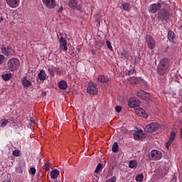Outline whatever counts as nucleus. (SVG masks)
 <instances>
[{
    "label": "nucleus",
    "instance_id": "nucleus-30",
    "mask_svg": "<svg viewBox=\"0 0 182 182\" xmlns=\"http://www.w3.org/2000/svg\"><path fill=\"white\" fill-rule=\"evenodd\" d=\"M143 178H144V176H143V173H141V174L137 175L136 176V181L142 182L143 181Z\"/></svg>",
    "mask_w": 182,
    "mask_h": 182
},
{
    "label": "nucleus",
    "instance_id": "nucleus-10",
    "mask_svg": "<svg viewBox=\"0 0 182 182\" xmlns=\"http://www.w3.org/2000/svg\"><path fill=\"white\" fill-rule=\"evenodd\" d=\"M160 9H161V3L154 4L149 6V12H151V14H156V12L160 11Z\"/></svg>",
    "mask_w": 182,
    "mask_h": 182
},
{
    "label": "nucleus",
    "instance_id": "nucleus-34",
    "mask_svg": "<svg viewBox=\"0 0 182 182\" xmlns=\"http://www.w3.org/2000/svg\"><path fill=\"white\" fill-rule=\"evenodd\" d=\"M106 43H107V46L108 49H109V50H113V47L112 46V43H110V41H107Z\"/></svg>",
    "mask_w": 182,
    "mask_h": 182
},
{
    "label": "nucleus",
    "instance_id": "nucleus-41",
    "mask_svg": "<svg viewBox=\"0 0 182 182\" xmlns=\"http://www.w3.org/2000/svg\"><path fill=\"white\" fill-rule=\"evenodd\" d=\"M135 62H136V63H139V62H140V58H139V57H136V58H135Z\"/></svg>",
    "mask_w": 182,
    "mask_h": 182
},
{
    "label": "nucleus",
    "instance_id": "nucleus-44",
    "mask_svg": "<svg viewBox=\"0 0 182 182\" xmlns=\"http://www.w3.org/2000/svg\"><path fill=\"white\" fill-rule=\"evenodd\" d=\"M134 72V70H129V75H131V74L133 73Z\"/></svg>",
    "mask_w": 182,
    "mask_h": 182
},
{
    "label": "nucleus",
    "instance_id": "nucleus-6",
    "mask_svg": "<svg viewBox=\"0 0 182 182\" xmlns=\"http://www.w3.org/2000/svg\"><path fill=\"white\" fill-rule=\"evenodd\" d=\"M146 43L149 49L153 50L154 48H156V41L153 39V37L151 36L147 35L146 36Z\"/></svg>",
    "mask_w": 182,
    "mask_h": 182
},
{
    "label": "nucleus",
    "instance_id": "nucleus-14",
    "mask_svg": "<svg viewBox=\"0 0 182 182\" xmlns=\"http://www.w3.org/2000/svg\"><path fill=\"white\" fill-rule=\"evenodd\" d=\"M135 113L138 116L142 115V117H144V119H147V117H149V115L147 114H146V111L143 108L136 109L135 110Z\"/></svg>",
    "mask_w": 182,
    "mask_h": 182
},
{
    "label": "nucleus",
    "instance_id": "nucleus-35",
    "mask_svg": "<svg viewBox=\"0 0 182 182\" xmlns=\"http://www.w3.org/2000/svg\"><path fill=\"white\" fill-rule=\"evenodd\" d=\"M4 60H5V56L2 54H0V65L4 63Z\"/></svg>",
    "mask_w": 182,
    "mask_h": 182
},
{
    "label": "nucleus",
    "instance_id": "nucleus-24",
    "mask_svg": "<svg viewBox=\"0 0 182 182\" xmlns=\"http://www.w3.org/2000/svg\"><path fill=\"white\" fill-rule=\"evenodd\" d=\"M69 6L70 8H73V9H77V1H76V0H70V4H69Z\"/></svg>",
    "mask_w": 182,
    "mask_h": 182
},
{
    "label": "nucleus",
    "instance_id": "nucleus-21",
    "mask_svg": "<svg viewBox=\"0 0 182 182\" xmlns=\"http://www.w3.org/2000/svg\"><path fill=\"white\" fill-rule=\"evenodd\" d=\"M21 82L24 87H31L32 86V83L26 79V77H23Z\"/></svg>",
    "mask_w": 182,
    "mask_h": 182
},
{
    "label": "nucleus",
    "instance_id": "nucleus-28",
    "mask_svg": "<svg viewBox=\"0 0 182 182\" xmlns=\"http://www.w3.org/2000/svg\"><path fill=\"white\" fill-rule=\"evenodd\" d=\"M122 56L123 58H125V59H129L130 58V53H129V51H123L122 53H121Z\"/></svg>",
    "mask_w": 182,
    "mask_h": 182
},
{
    "label": "nucleus",
    "instance_id": "nucleus-13",
    "mask_svg": "<svg viewBox=\"0 0 182 182\" xmlns=\"http://www.w3.org/2000/svg\"><path fill=\"white\" fill-rule=\"evenodd\" d=\"M128 105L129 106V107H137L139 106L140 102L139 101V100H137L136 98H130L129 100V102Z\"/></svg>",
    "mask_w": 182,
    "mask_h": 182
},
{
    "label": "nucleus",
    "instance_id": "nucleus-46",
    "mask_svg": "<svg viewBox=\"0 0 182 182\" xmlns=\"http://www.w3.org/2000/svg\"><path fill=\"white\" fill-rule=\"evenodd\" d=\"M48 71L50 72V73H51L52 70H50V68H48Z\"/></svg>",
    "mask_w": 182,
    "mask_h": 182
},
{
    "label": "nucleus",
    "instance_id": "nucleus-1",
    "mask_svg": "<svg viewBox=\"0 0 182 182\" xmlns=\"http://www.w3.org/2000/svg\"><path fill=\"white\" fill-rule=\"evenodd\" d=\"M170 68V60L164 58L161 60L157 67V73L160 76H164L168 72Z\"/></svg>",
    "mask_w": 182,
    "mask_h": 182
},
{
    "label": "nucleus",
    "instance_id": "nucleus-29",
    "mask_svg": "<svg viewBox=\"0 0 182 182\" xmlns=\"http://www.w3.org/2000/svg\"><path fill=\"white\" fill-rule=\"evenodd\" d=\"M122 8L124 11H130L131 7H130V4L129 3H124L122 4Z\"/></svg>",
    "mask_w": 182,
    "mask_h": 182
},
{
    "label": "nucleus",
    "instance_id": "nucleus-38",
    "mask_svg": "<svg viewBox=\"0 0 182 182\" xmlns=\"http://www.w3.org/2000/svg\"><path fill=\"white\" fill-rule=\"evenodd\" d=\"M31 174L35 175L36 173V169L34 167L30 168Z\"/></svg>",
    "mask_w": 182,
    "mask_h": 182
},
{
    "label": "nucleus",
    "instance_id": "nucleus-42",
    "mask_svg": "<svg viewBox=\"0 0 182 182\" xmlns=\"http://www.w3.org/2000/svg\"><path fill=\"white\" fill-rule=\"evenodd\" d=\"M63 11V6H61L58 10H57V12H62Z\"/></svg>",
    "mask_w": 182,
    "mask_h": 182
},
{
    "label": "nucleus",
    "instance_id": "nucleus-37",
    "mask_svg": "<svg viewBox=\"0 0 182 182\" xmlns=\"http://www.w3.org/2000/svg\"><path fill=\"white\" fill-rule=\"evenodd\" d=\"M117 178L116 176H113L111 178L106 181V182H116Z\"/></svg>",
    "mask_w": 182,
    "mask_h": 182
},
{
    "label": "nucleus",
    "instance_id": "nucleus-27",
    "mask_svg": "<svg viewBox=\"0 0 182 182\" xmlns=\"http://www.w3.org/2000/svg\"><path fill=\"white\" fill-rule=\"evenodd\" d=\"M112 151L113 153H117L119 151V144L117 142H114L112 145Z\"/></svg>",
    "mask_w": 182,
    "mask_h": 182
},
{
    "label": "nucleus",
    "instance_id": "nucleus-4",
    "mask_svg": "<svg viewBox=\"0 0 182 182\" xmlns=\"http://www.w3.org/2000/svg\"><path fill=\"white\" fill-rule=\"evenodd\" d=\"M170 18V13L167 9H162L158 13V19L159 21H167Z\"/></svg>",
    "mask_w": 182,
    "mask_h": 182
},
{
    "label": "nucleus",
    "instance_id": "nucleus-47",
    "mask_svg": "<svg viewBox=\"0 0 182 182\" xmlns=\"http://www.w3.org/2000/svg\"><path fill=\"white\" fill-rule=\"evenodd\" d=\"M32 123H35V120H31Z\"/></svg>",
    "mask_w": 182,
    "mask_h": 182
},
{
    "label": "nucleus",
    "instance_id": "nucleus-20",
    "mask_svg": "<svg viewBox=\"0 0 182 182\" xmlns=\"http://www.w3.org/2000/svg\"><path fill=\"white\" fill-rule=\"evenodd\" d=\"M38 79H40V80H46V79H48V76L46 75V73H45V70H41L40 71V73L38 75Z\"/></svg>",
    "mask_w": 182,
    "mask_h": 182
},
{
    "label": "nucleus",
    "instance_id": "nucleus-26",
    "mask_svg": "<svg viewBox=\"0 0 182 182\" xmlns=\"http://www.w3.org/2000/svg\"><path fill=\"white\" fill-rule=\"evenodd\" d=\"M129 167L130 168H137V161L136 160H132L129 161Z\"/></svg>",
    "mask_w": 182,
    "mask_h": 182
},
{
    "label": "nucleus",
    "instance_id": "nucleus-2",
    "mask_svg": "<svg viewBox=\"0 0 182 182\" xmlns=\"http://www.w3.org/2000/svg\"><path fill=\"white\" fill-rule=\"evenodd\" d=\"M19 60L16 58H11L7 63V68L11 72H15L19 69Z\"/></svg>",
    "mask_w": 182,
    "mask_h": 182
},
{
    "label": "nucleus",
    "instance_id": "nucleus-36",
    "mask_svg": "<svg viewBox=\"0 0 182 182\" xmlns=\"http://www.w3.org/2000/svg\"><path fill=\"white\" fill-rule=\"evenodd\" d=\"M115 110L117 113H120L122 112V107L121 106H119V105H117L115 107Z\"/></svg>",
    "mask_w": 182,
    "mask_h": 182
},
{
    "label": "nucleus",
    "instance_id": "nucleus-3",
    "mask_svg": "<svg viewBox=\"0 0 182 182\" xmlns=\"http://www.w3.org/2000/svg\"><path fill=\"white\" fill-rule=\"evenodd\" d=\"M160 127V124L157 122H152L145 127V132L147 133H153L154 132H157Z\"/></svg>",
    "mask_w": 182,
    "mask_h": 182
},
{
    "label": "nucleus",
    "instance_id": "nucleus-45",
    "mask_svg": "<svg viewBox=\"0 0 182 182\" xmlns=\"http://www.w3.org/2000/svg\"><path fill=\"white\" fill-rule=\"evenodd\" d=\"M4 21V17H0V23Z\"/></svg>",
    "mask_w": 182,
    "mask_h": 182
},
{
    "label": "nucleus",
    "instance_id": "nucleus-12",
    "mask_svg": "<svg viewBox=\"0 0 182 182\" xmlns=\"http://www.w3.org/2000/svg\"><path fill=\"white\" fill-rule=\"evenodd\" d=\"M60 49L63 50V52H66L68 50V42L63 37L60 38Z\"/></svg>",
    "mask_w": 182,
    "mask_h": 182
},
{
    "label": "nucleus",
    "instance_id": "nucleus-22",
    "mask_svg": "<svg viewBox=\"0 0 182 182\" xmlns=\"http://www.w3.org/2000/svg\"><path fill=\"white\" fill-rule=\"evenodd\" d=\"M98 82L100 83H107V82H109V78L105 75H100L98 77Z\"/></svg>",
    "mask_w": 182,
    "mask_h": 182
},
{
    "label": "nucleus",
    "instance_id": "nucleus-9",
    "mask_svg": "<svg viewBox=\"0 0 182 182\" xmlns=\"http://www.w3.org/2000/svg\"><path fill=\"white\" fill-rule=\"evenodd\" d=\"M163 157V155L160 151L152 150L150 154V160H160Z\"/></svg>",
    "mask_w": 182,
    "mask_h": 182
},
{
    "label": "nucleus",
    "instance_id": "nucleus-39",
    "mask_svg": "<svg viewBox=\"0 0 182 182\" xmlns=\"http://www.w3.org/2000/svg\"><path fill=\"white\" fill-rule=\"evenodd\" d=\"M44 168L46 170V171H49V170H50V166H49L48 164H45Z\"/></svg>",
    "mask_w": 182,
    "mask_h": 182
},
{
    "label": "nucleus",
    "instance_id": "nucleus-7",
    "mask_svg": "<svg viewBox=\"0 0 182 182\" xmlns=\"http://www.w3.org/2000/svg\"><path fill=\"white\" fill-rule=\"evenodd\" d=\"M1 53L6 56H11L14 53V51L12 49L11 46H3L2 47H1Z\"/></svg>",
    "mask_w": 182,
    "mask_h": 182
},
{
    "label": "nucleus",
    "instance_id": "nucleus-40",
    "mask_svg": "<svg viewBox=\"0 0 182 182\" xmlns=\"http://www.w3.org/2000/svg\"><path fill=\"white\" fill-rule=\"evenodd\" d=\"M132 80H134V83L135 85H139V81L137 80V78L136 77H132Z\"/></svg>",
    "mask_w": 182,
    "mask_h": 182
},
{
    "label": "nucleus",
    "instance_id": "nucleus-19",
    "mask_svg": "<svg viewBox=\"0 0 182 182\" xmlns=\"http://www.w3.org/2000/svg\"><path fill=\"white\" fill-rule=\"evenodd\" d=\"M58 87L61 90H66L68 89V83L65 80H61L58 82Z\"/></svg>",
    "mask_w": 182,
    "mask_h": 182
},
{
    "label": "nucleus",
    "instance_id": "nucleus-43",
    "mask_svg": "<svg viewBox=\"0 0 182 182\" xmlns=\"http://www.w3.org/2000/svg\"><path fill=\"white\" fill-rule=\"evenodd\" d=\"M136 133H140L141 134H143V130H141V129L138 130V132Z\"/></svg>",
    "mask_w": 182,
    "mask_h": 182
},
{
    "label": "nucleus",
    "instance_id": "nucleus-31",
    "mask_svg": "<svg viewBox=\"0 0 182 182\" xmlns=\"http://www.w3.org/2000/svg\"><path fill=\"white\" fill-rule=\"evenodd\" d=\"M9 123V121L8 119H1V127H5V126H6Z\"/></svg>",
    "mask_w": 182,
    "mask_h": 182
},
{
    "label": "nucleus",
    "instance_id": "nucleus-17",
    "mask_svg": "<svg viewBox=\"0 0 182 182\" xmlns=\"http://www.w3.org/2000/svg\"><path fill=\"white\" fill-rule=\"evenodd\" d=\"M168 39L170 42H176V33L171 30L168 32Z\"/></svg>",
    "mask_w": 182,
    "mask_h": 182
},
{
    "label": "nucleus",
    "instance_id": "nucleus-23",
    "mask_svg": "<svg viewBox=\"0 0 182 182\" xmlns=\"http://www.w3.org/2000/svg\"><path fill=\"white\" fill-rule=\"evenodd\" d=\"M50 176L51 178H53V179L58 178V176H59V171L58 169H54L51 171Z\"/></svg>",
    "mask_w": 182,
    "mask_h": 182
},
{
    "label": "nucleus",
    "instance_id": "nucleus-25",
    "mask_svg": "<svg viewBox=\"0 0 182 182\" xmlns=\"http://www.w3.org/2000/svg\"><path fill=\"white\" fill-rule=\"evenodd\" d=\"M1 77H2L3 80H5V82H8V80H11V78L12 77V74L6 73V74L1 75Z\"/></svg>",
    "mask_w": 182,
    "mask_h": 182
},
{
    "label": "nucleus",
    "instance_id": "nucleus-16",
    "mask_svg": "<svg viewBox=\"0 0 182 182\" xmlns=\"http://www.w3.org/2000/svg\"><path fill=\"white\" fill-rule=\"evenodd\" d=\"M176 139V132H172L171 133V135H170V138L168 141V142L166 143V149H168V147H170V146H171V143H173V141H174V139Z\"/></svg>",
    "mask_w": 182,
    "mask_h": 182
},
{
    "label": "nucleus",
    "instance_id": "nucleus-8",
    "mask_svg": "<svg viewBox=\"0 0 182 182\" xmlns=\"http://www.w3.org/2000/svg\"><path fill=\"white\" fill-rule=\"evenodd\" d=\"M136 95L139 99H141L142 100H146V102H149L150 100V94L148 92H146L144 90H141L136 92Z\"/></svg>",
    "mask_w": 182,
    "mask_h": 182
},
{
    "label": "nucleus",
    "instance_id": "nucleus-15",
    "mask_svg": "<svg viewBox=\"0 0 182 182\" xmlns=\"http://www.w3.org/2000/svg\"><path fill=\"white\" fill-rule=\"evenodd\" d=\"M6 2L11 8H16L19 5V0H6Z\"/></svg>",
    "mask_w": 182,
    "mask_h": 182
},
{
    "label": "nucleus",
    "instance_id": "nucleus-33",
    "mask_svg": "<svg viewBox=\"0 0 182 182\" xmlns=\"http://www.w3.org/2000/svg\"><path fill=\"white\" fill-rule=\"evenodd\" d=\"M13 156H15L16 157H19V156H21V151H19V150H14L13 151Z\"/></svg>",
    "mask_w": 182,
    "mask_h": 182
},
{
    "label": "nucleus",
    "instance_id": "nucleus-18",
    "mask_svg": "<svg viewBox=\"0 0 182 182\" xmlns=\"http://www.w3.org/2000/svg\"><path fill=\"white\" fill-rule=\"evenodd\" d=\"M133 137L135 140H143V139H146V135L145 134L136 132L133 134Z\"/></svg>",
    "mask_w": 182,
    "mask_h": 182
},
{
    "label": "nucleus",
    "instance_id": "nucleus-5",
    "mask_svg": "<svg viewBox=\"0 0 182 182\" xmlns=\"http://www.w3.org/2000/svg\"><path fill=\"white\" fill-rule=\"evenodd\" d=\"M96 84H95L94 82H90L87 88V93L92 95H97L99 90H97V87H96Z\"/></svg>",
    "mask_w": 182,
    "mask_h": 182
},
{
    "label": "nucleus",
    "instance_id": "nucleus-11",
    "mask_svg": "<svg viewBox=\"0 0 182 182\" xmlns=\"http://www.w3.org/2000/svg\"><path fill=\"white\" fill-rule=\"evenodd\" d=\"M43 4L48 9H53L56 6V1L55 0H43Z\"/></svg>",
    "mask_w": 182,
    "mask_h": 182
},
{
    "label": "nucleus",
    "instance_id": "nucleus-32",
    "mask_svg": "<svg viewBox=\"0 0 182 182\" xmlns=\"http://www.w3.org/2000/svg\"><path fill=\"white\" fill-rule=\"evenodd\" d=\"M102 166L103 165L102 164H98V165L97 166L96 169L95 170V173H99V171H100V170H102Z\"/></svg>",
    "mask_w": 182,
    "mask_h": 182
}]
</instances>
